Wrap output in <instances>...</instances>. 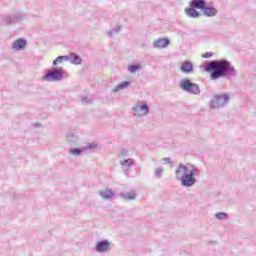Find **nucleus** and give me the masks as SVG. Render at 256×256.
<instances>
[{"label": "nucleus", "mask_w": 256, "mask_h": 256, "mask_svg": "<svg viewBox=\"0 0 256 256\" xmlns=\"http://www.w3.org/2000/svg\"><path fill=\"white\" fill-rule=\"evenodd\" d=\"M88 149H97V144H95V143H90V144L88 145Z\"/></svg>", "instance_id": "obj_31"}, {"label": "nucleus", "mask_w": 256, "mask_h": 256, "mask_svg": "<svg viewBox=\"0 0 256 256\" xmlns=\"http://www.w3.org/2000/svg\"><path fill=\"white\" fill-rule=\"evenodd\" d=\"M163 168H156L154 175L156 177V179H161V177H163Z\"/></svg>", "instance_id": "obj_25"}, {"label": "nucleus", "mask_w": 256, "mask_h": 256, "mask_svg": "<svg viewBox=\"0 0 256 256\" xmlns=\"http://www.w3.org/2000/svg\"><path fill=\"white\" fill-rule=\"evenodd\" d=\"M135 161L131 158H128L126 160H123L120 162V165L122 167H132V165H134Z\"/></svg>", "instance_id": "obj_21"}, {"label": "nucleus", "mask_w": 256, "mask_h": 256, "mask_svg": "<svg viewBox=\"0 0 256 256\" xmlns=\"http://www.w3.org/2000/svg\"><path fill=\"white\" fill-rule=\"evenodd\" d=\"M215 217L219 221H223V220L227 219L228 215L225 212H218V213L215 214Z\"/></svg>", "instance_id": "obj_24"}, {"label": "nucleus", "mask_w": 256, "mask_h": 256, "mask_svg": "<svg viewBox=\"0 0 256 256\" xmlns=\"http://www.w3.org/2000/svg\"><path fill=\"white\" fill-rule=\"evenodd\" d=\"M179 86L182 91L189 93V95H201V88L199 87V84L193 83L187 78L180 80Z\"/></svg>", "instance_id": "obj_3"}, {"label": "nucleus", "mask_w": 256, "mask_h": 256, "mask_svg": "<svg viewBox=\"0 0 256 256\" xmlns=\"http://www.w3.org/2000/svg\"><path fill=\"white\" fill-rule=\"evenodd\" d=\"M68 61L72 63L73 65H81V57L75 53H70V55L67 56Z\"/></svg>", "instance_id": "obj_18"}, {"label": "nucleus", "mask_w": 256, "mask_h": 256, "mask_svg": "<svg viewBox=\"0 0 256 256\" xmlns=\"http://www.w3.org/2000/svg\"><path fill=\"white\" fill-rule=\"evenodd\" d=\"M206 5H207L206 0H191L189 7H192L195 9H201V11H203Z\"/></svg>", "instance_id": "obj_15"}, {"label": "nucleus", "mask_w": 256, "mask_h": 256, "mask_svg": "<svg viewBox=\"0 0 256 256\" xmlns=\"http://www.w3.org/2000/svg\"><path fill=\"white\" fill-rule=\"evenodd\" d=\"M128 71L132 74L137 73V71H141V64H132L128 66Z\"/></svg>", "instance_id": "obj_20"}, {"label": "nucleus", "mask_w": 256, "mask_h": 256, "mask_svg": "<svg viewBox=\"0 0 256 256\" xmlns=\"http://www.w3.org/2000/svg\"><path fill=\"white\" fill-rule=\"evenodd\" d=\"M121 31V27L115 26L112 30L108 32V37H113V33H119Z\"/></svg>", "instance_id": "obj_27"}, {"label": "nucleus", "mask_w": 256, "mask_h": 256, "mask_svg": "<svg viewBox=\"0 0 256 256\" xmlns=\"http://www.w3.org/2000/svg\"><path fill=\"white\" fill-rule=\"evenodd\" d=\"M56 61H57L58 63H63V61H69V56H58V57L56 58Z\"/></svg>", "instance_id": "obj_28"}, {"label": "nucleus", "mask_w": 256, "mask_h": 256, "mask_svg": "<svg viewBox=\"0 0 256 256\" xmlns=\"http://www.w3.org/2000/svg\"><path fill=\"white\" fill-rule=\"evenodd\" d=\"M199 168L194 166L191 170H188V173L180 180L182 187H193L197 183V175H200Z\"/></svg>", "instance_id": "obj_4"}, {"label": "nucleus", "mask_w": 256, "mask_h": 256, "mask_svg": "<svg viewBox=\"0 0 256 256\" xmlns=\"http://www.w3.org/2000/svg\"><path fill=\"white\" fill-rule=\"evenodd\" d=\"M180 71L186 74L193 73V63L189 61L181 62Z\"/></svg>", "instance_id": "obj_14"}, {"label": "nucleus", "mask_w": 256, "mask_h": 256, "mask_svg": "<svg viewBox=\"0 0 256 256\" xmlns=\"http://www.w3.org/2000/svg\"><path fill=\"white\" fill-rule=\"evenodd\" d=\"M66 139H67L68 143H77V135H75L73 133L67 134Z\"/></svg>", "instance_id": "obj_22"}, {"label": "nucleus", "mask_w": 256, "mask_h": 256, "mask_svg": "<svg viewBox=\"0 0 256 256\" xmlns=\"http://www.w3.org/2000/svg\"><path fill=\"white\" fill-rule=\"evenodd\" d=\"M25 47H27V40L19 38L14 41L12 49H15L16 51H23Z\"/></svg>", "instance_id": "obj_11"}, {"label": "nucleus", "mask_w": 256, "mask_h": 256, "mask_svg": "<svg viewBox=\"0 0 256 256\" xmlns=\"http://www.w3.org/2000/svg\"><path fill=\"white\" fill-rule=\"evenodd\" d=\"M65 75V70L63 68H54L52 70H47L46 74L42 77L43 81L53 82L63 80Z\"/></svg>", "instance_id": "obj_6"}, {"label": "nucleus", "mask_w": 256, "mask_h": 256, "mask_svg": "<svg viewBox=\"0 0 256 256\" xmlns=\"http://www.w3.org/2000/svg\"><path fill=\"white\" fill-rule=\"evenodd\" d=\"M23 19H25V14H23L22 12L4 15L0 18V25L2 27L5 25H15V23H21Z\"/></svg>", "instance_id": "obj_5"}, {"label": "nucleus", "mask_w": 256, "mask_h": 256, "mask_svg": "<svg viewBox=\"0 0 256 256\" xmlns=\"http://www.w3.org/2000/svg\"><path fill=\"white\" fill-rule=\"evenodd\" d=\"M99 195L102 199H106L107 201H111L113 199V190L111 189H104L99 192Z\"/></svg>", "instance_id": "obj_16"}, {"label": "nucleus", "mask_w": 256, "mask_h": 256, "mask_svg": "<svg viewBox=\"0 0 256 256\" xmlns=\"http://www.w3.org/2000/svg\"><path fill=\"white\" fill-rule=\"evenodd\" d=\"M81 102L83 105H91V103H93V99L85 96L82 97Z\"/></svg>", "instance_id": "obj_26"}, {"label": "nucleus", "mask_w": 256, "mask_h": 256, "mask_svg": "<svg viewBox=\"0 0 256 256\" xmlns=\"http://www.w3.org/2000/svg\"><path fill=\"white\" fill-rule=\"evenodd\" d=\"M125 155H127V151L125 150L120 151L119 157H125Z\"/></svg>", "instance_id": "obj_32"}, {"label": "nucleus", "mask_w": 256, "mask_h": 256, "mask_svg": "<svg viewBox=\"0 0 256 256\" xmlns=\"http://www.w3.org/2000/svg\"><path fill=\"white\" fill-rule=\"evenodd\" d=\"M132 111L134 117H145L149 115V105L144 102H138L133 106Z\"/></svg>", "instance_id": "obj_7"}, {"label": "nucleus", "mask_w": 256, "mask_h": 256, "mask_svg": "<svg viewBox=\"0 0 256 256\" xmlns=\"http://www.w3.org/2000/svg\"><path fill=\"white\" fill-rule=\"evenodd\" d=\"M124 175H126V177L129 176V170H124Z\"/></svg>", "instance_id": "obj_34"}, {"label": "nucleus", "mask_w": 256, "mask_h": 256, "mask_svg": "<svg viewBox=\"0 0 256 256\" xmlns=\"http://www.w3.org/2000/svg\"><path fill=\"white\" fill-rule=\"evenodd\" d=\"M120 197H123L126 201H133V199L137 197V194L135 193V190H132L129 193L120 194Z\"/></svg>", "instance_id": "obj_19"}, {"label": "nucleus", "mask_w": 256, "mask_h": 256, "mask_svg": "<svg viewBox=\"0 0 256 256\" xmlns=\"http://www.w3.org/2000/svg\"><path fill=\"white\" fill-rule=\"evenodd\" d=\"M203 59H209V57H213V52H206L202 54Z\"/></svg>", "instance_id": "obj_30"}, {"label": "nucleus", "mask_w": 256, "mask_h": 256, "mask_svg": "<svg viewBox=\"0 0 256 256\" xmlns=\"http://www.w3.org/2000/svg\"><path fill=\"white\" fill-rule=\"evenodd\" d=\"M95 251L97 253H107V251H111V242L109 240H101L97 242Z\"/></svg>", "instance_id": "obj_9"}, {"label": "nucleus", "mask_w": 256, "mask_h": 256, "mask_svg": "<svg viewBox=\"0 0 256 256\" xmlns=\"http://www.w3.org/2000/svg\"><path fill=\"white\" fill-rule=\"evenodd\" d=\"M69 153H71V155H74L75 157H79V155L83 153V150L80 148H73L69 150Z\"/></svg>", "instance_id": "obj_23"}, {"label": "nucleus", "mask_w": 256, "mask_h": 256, "mask_svg": "<svg viewBox=\"0 0 256 256\" xmlns=\"http://www.w3.org/2000/svg\"><path fill=\"white\" fill-rule=\"evenodd\" d=\"M59 62L57 61V59H55L54 61H53V64H52V67L55 69V67H57V64H58Z\"/></svg>", "instance_id": "obj_33"}, {"label": "nucleus", "mask_w": 256, "mask_h": 256, "mask_svg": "<svg viewBox=\"0 0 256 256\" xmlns=\"http://www.w3.org/2000/svg\"><path fill=\"white\" fill-rule=\"evenodd\" d=\"M185 14L190 19H199L201 17V13L199 11H197V8H193V7L186 8Z\"/></svg>", "instance_id": "obj_12"}, {"label": "nucleus", "mask_w": 256, "mask_h": 256, "mask_svg": "<svg viewBox=\"0 0 256 256\" xmlns=\"http://www.w3.org/2000/svg\"><path fill=\"white\" fill-rule=\"evenodd\" d=\"M202 11L205 17H215L219 13V10H217V8L207 5L204 7Z\"/></svg>", "instance_id": "obj_13"}, {"label": "nucleus", "mask_w": 256, "mask_h": 256, "mask_svg": "<svg viewBox=\"0 0 256 256\" xmlns=\"http://www.w3.org/2000/svg\"><path fill=\"white\" fill-rule=\"evenodd\" d=\"M171 41H169V38H159L153 42V47L155 49H165L166 47H169V44Z\"/></svg>", "instance_id": "obj_10"}, {"label": "nucleus", "mask_w": 256, "mask_h": 256, "mask_svg": "<svg viewBox=\"0 0 256 256\" xmlns=\"http://www.w3.org/2000/svg\"><path fill=\"white\" fill-rule=\"evenodd\" d=\"M204 71L210 73L212 81L223 79L225 77H237L235 66L226 59L211 60L204 65Z\"/></svg>", "instance_id": "obj_1"}, {"label": "nucleus", "mask_w": 256, "mask_h": 256, "mask_svg": "<svg viewBox=\"0 0 256 256\" xmlns=\"http://www.w3.org/2000/svg\"><path fill=\"white\" fill-rule=\"evenodd\" d=\"M195 165L191 164H179L178 167L175 170V179L177 181H181L184 176H186L189 173V170L194 168Z\"/></svg>", "instance_id": "obj_8"}, {"label": "nucleus", "mask_w": 256, "mask_h": 256, "mask_svg": "<svg viewBox=\"0 0 256 256\" xmlns=\"http://www.w3.org/2000/svg\"><path fill=\"white\" fill-rule=\"evenodd\" d=\"M230 99L231 97L227 93L216 94L210 100L209 107L212 111H219V109H223V107L229 104Z\"/></svg>", "instance_id": "obj_2"}, {"label": "nucleus", "mask_w": 256, "mask_h": 256, "mask_svg": "<svg viewBox=\"0 0 256 256\" xmlns=\"http://www.w3.org/2000/svg\"><path fill=\"white\" fill-rule=\"evenodd\" d=\"M161 163H163L164 165H169L171 164V158H162Z\"/></svg>", "instance_id": "obj_29"}, {"label": "nucleus", "mask_w": 256, "mask_h": 256, "mask_svg": "<svg viewBox=\"0 0 256 256\" xmlns=\"http://www.w3.org/2000/svg\"><path fill=\"white\" fill-rule=\"evenodd\" d=\"M131 86V82L124 81L120 84H118L116 87L112 89V93H119V91H123V89H127V87Z\"/></svg>", "instance_id": "obj_17"}]
</instances>
